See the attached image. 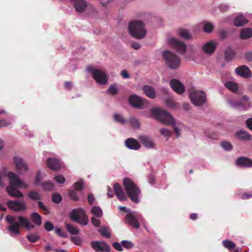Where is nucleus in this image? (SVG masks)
<instances>
[{
	"label": "nucleus",
	"mask_w": 252,
	"mask_h": 252,
	"mask_svg": "<svg viewBox=\"0 0 252 252\" xmlns=\"http://www.w3.org/2000/svg\"><path fill=\"white\" fill-rule=\"evenodd\" d=\"M45 229L47 231H50L53 230L54 225L52 222L49 221H46L44 224Z\"/></svg>",
	"instance_id": "nucleus-48"
},
{
	"label": "nucleus",
	"mask_w": 252,
	"mask_h": 252,
	"mask_svg": "<svg viewBox=\"0 0 252 252\" xmlns=\"http://www.w3.org/2000/svg\"><path fill=\"white\" fill-rule=\"evenodd\" d=\"M42 187L44 189L46 190H51L53 189L54 185L50 182H45L42 184Z\"/></svg>",
	"instance_id": "nucleus-45"
},
{
	"label": "nucleus",
	"mask_w": 252,
	"mask_h": 252,
	"mask_svg": "<svg viewBox=\"0 0 252 252\" xmlns=\"http://www.w3.org/2000/svg\"><path fill=\"white\" fill-rule=\"evenodd\" d=\"M246 124L248 127L250 129L252 130V118L248 119L246 121Z\"/></svg>",
	"instance_id": "nucleus-62"
},
{
	"label": "nucleus",
	"mask_w": 252,
	"mask_h": 252,
	"mask_svg": "<svg viewBox=\"0 0 252 252\" xmlns=\"http://www.w3.org/2000/svg\"><path fill=\"white\" fill-rule=\"evenodd\" d=\"M32 221L35 225L40 226L42 224V219L41 216L38 213H32L30 215Z\"/></svg>",
	"instance_id": "nucleus-26"
},
{
	"label": "nucleus",
	"mask_w": 252,
	"mask_h": 252,
	"mask_svg": "<svg viewBox=\"0 0 252 252\" xmlns=\"http://www.w3.org/2000/svg\"><path fill=\"white\" fill-rule=\"evenodd\" d=\"M99 232L101 235L107 238H109L110 237V234L108 231V228L106 227H102L99 230Z\"/></svg>",
	"instance_id": "nucleus-41"
},
{
	"label": "nucleus",
	"mask_w": 252,
	"mask_h": 252,
	"mask_svg": "<svg viewBox=\"0 0 252 252\" xmlns=\"http://www.w3.org/2000/svg\"><path fill=\"white\" fill-rule=\"evenodd\" d=\"M214 29L213 25L209 22H206V33H211Z\"/></svg>",
	"instance_id": "nucleus-52"
},
{
	"label": "nucleus",
	"mask_w": 252,
	"mask_h": 252,
	"mask_svg": "<svg viewBox=\"0 0 252 252\" xmlns=\"http://www.w3.org/2000/svg\"><path fill=\"white\" fill-rule=\"evenodd\" d=\"M235 164L240 167H252V159L247 157H240L236 159Z\"/></svg>",
	"instance_id": "nucleus-17"
},
{
	"label": "nucleus",
	"mask_w": 252,
	"mask_h": 252,
	"mask_svg": "<svg viewBox=\"0 0 252 252\" xmlns=\"http://www.w3.org/2000/svg\"><path fill=\"white\" fill-rule=\"evenodd\" d=\"M143 91L146 95L150 98L153 99L156 96V90L151 86L147 85L143 86Z\"/></svg>",
	"instance_id": "nucleus-23"
},
{
	"label": "nucleus",
	"mask_w": 252,
	"mask_h": 252,
	"mask_svg": "<svg viewBox=\"0 0 252 252\" xmlns=\"http://www.w3.org/2000/svg\"><path fill=\"white\" fill-rule=\"evenodd\" d=\"M26 238L32 243H35L39 239V236L34 234H29L26 235Z\"/></svg>",
	"instance_id": "nucleus-39"
},
{
	"label": "nucleus",
	"mask_w": 252,
	"mask_h": 252,
	"mask_svg": "<svg viewBox=\"0 0 252 252\" xmlns=\"http://www.w3.org/2000/svg\"><path fill=\"white\" fill-rule=\"evenodd\" d=\"M109 94L112 95H116L118 93V89L115 85H111L108 90Z\"/></svg>",
	"instance_id": "nucleus-51"
},
{
	"label": "nucleus",
	"mask_w": 252,
	"mask_h": 252,
	"mask_svg": "<svg viewBox=\"0 0 252 252\" xmlns=\"http://www.w3.org/2000/svg\"><path fill=\"white\" fill-rule=\"evenodd\" d=\"M5 220L9 224L7 230L11 234L18 235L20 233V227H24L28 230L34 228L35 225L31 224L27 218L19 216L16 217L12 215H7Z\"/></svg>",
	"instance_id": "nucleus-1"
},
{
	"label": "nucleus",
	"mask_w": 252,
	"mask_h": 252,
	"mask_svg": "<svg viewBox=\"0 0 252 252\" xmlns=\"http://www.w3.org/2000/svg\"><path fill=\"white\" fill-rule=\"evenodd\" d=\"M129 33L136 39H142L146 34L144 23L140 21H132L128 26Z\"/></svg>",
	"instance_id": "nucleus-5"
},
{
	"label": "nucleus",
	"mask_w": 252,
	"mask_h": 252,
	"mask_svg": "<svg viewBox=\"0 0 252 252\" xmlns=\"http://www.w3.org/2000/svg\"><path fill=\"white\" fill-rule=\"evenodd\" d=\"M113 118L115 121L118 122L121 124H124L126 122L125 119L122 117V116L119 114H115L113 116Z\"/></svg>",
	"instance_id": "nucleus-44"
},
{
	"label": "nucleus",
	"mask_w": 252,
	"mask_h": 252,
	"mask_svg": "<svg viewBox=\"0 0 252 252\" xmlns=\"http://www.w3.org/2000/svg\"><path fill=\"white\" fill-rule=\"evenodd\" d=\"M52 201L53 202L58 204L62 200V197L60 194L56 193L52 195Z\"/></svg>",
	"instance_id": "nucleus-42"
},
{
	"label": "nucleus",
	"mask_w": 252,
	"mask_h": 252,
	"mask_svg": "<svg viewBox=\"0 0 252 252\" xmlns=\"http://www.w3.org/2000/svg\"><path fill=\"white\" fill-rule=\"evenodd\" d=\"M224 86L228 90L233 93L237 92L238 90V84L234 82L228 81L225 83Z\"/></svg>",
	"instance_id": "nucleus-29"
},
{
	"label": "nucleus",
	"mask_w": 252,
	"mask_h": 252,
	"mask_svg": "<svg viewBox=\"0 0 252 252\" xmlns=\"http://www.w3.org/2000/svg\"><path fill=\"white\" fill-rule=\"evenodd\" d=\"M113 247L118 251H123V249L122 246L118 242H115L113 243Z\"/></svg>",
	"instance_id": "nucleus-56"
},
{
	"label": "nucleus",
	"mask_w": 252,
	"mask_h": 252,
	"mask_svg": "<svg viewBox=\"0 0 252 252\" xmlns=\"http://www.w3.org/2000/svg\"><path fill=\"white\" fill-rule=\"evenodd\" d=\"M121 75L124 78H129L130 76L127 71L124 70L121 73Z\"/></svg>",
	"instance_id": "nucleus-63"
},
{
	"label": "nucleus",
	"mask_w": 252,
	"mask_h": 252,
	"mask_svg": "<svg viewBox=\"0 0 252 252\" xmlns=\"http://www.w3.org/2000/svg\"><path fill=\"white\" fill-rule=\"evenodd\" d=\"M125 189L132 201L138 203L140 201L139 197L141 191L136 185L129 178H126L123 180Z\"/></svg>",
	"instance_id": "nucleus-3"
},
{
	"label": "nucleus",
	"mask_w": 252,
	"mask_h": 252,
	"mask_svg": "<svg viewBox=\"0 0 252 252\" xmlns=\"http://www.w3.org/2000/svg\"><path fill=\"white\" fill-rule=\"evenodd\" d=\"M46 163L47 166L52 170L57 171L61 168L60 162L56 158H49L46 161Z\"/></svg>",
	"instance_id": "nucleus-20"
},
{
	"label": "nucleus",
	"mask_w": 252,
	"mask_h": 252,
	"mask_svg": "<svg viewBox=\"0 0 252 252\" xmlns=\"http://www.w3.org/2000/svg\"><path fill=\"white\" fill-rule=\"evenodd\" d=\"M10 124V123L6 122L5 120H0V128L3 126H7Z\"/></svg>",
	"instance_id": "nucleus-61"
},
{
	"label": "nucleus",
	"mask_w": 252,
	"mask_h": 252,
	"mask_svg": "<svg viewBox=\"0 0 252 252\" xmlns=\"http://www.w3.org/2000/svg\"><path fill=\"white\" fill-rule=\"evenodd\" d=\"M55 180L59 183L63 184L65 182V178L62 175L57 176L55 177Z\"/></svg>",
	"instance_id": "nucleus-54"
},
{
	"label": "nucleus",
	"mask_w": 252,
	"mask_h": 252,
	"mask_svg": "<svg viewBox=\"0 0 252 252\" xmlns=\"http://www.w3.org/2000/svg\"><path fill=\"white\" fill-rule=\"evenodd\" d=\"M8 176L10 180V184L6 187V191L9 195L15 198L23 197V193L17 189L20 188L27 189L28 185L20 180L18 176L14 172H10Z\"/></svg>",
	"instance_id": "nucleus-2"
},
{
	"label": "nucleus",
	"mask_w": 252,
	"mask_h": 252,
	"mask_svg": "<svg viewBox=\"0 0 252 252\" xmlns=\"http://www.w3.org/2000/svg\"><path fill=\"white\" fill-rule=\"evenodd\" d=\"M160 133L161 134L168 138L170 137L171 134V132L166 128H161L160 129Z\"/></svg>",
	"instance_id": "nucleus-50"
},
{
	"label": "nucleus",
	"mask_w": 252,
	"mask_h": 252,
	"mask_svg": "<svg viewBox=\"0 0 252 252\" xmlns=\"http://www.w3.org/2000/svg\"><path fill=\"white\" fill-rule=\"evenodd\" d=\"M222 244L225 248L230 250L234 249L236 247L234 243L228 240H225L223 241Z\"/></svg>",
	"instance_id": "nucleus-37"
},
{
	"label": "nucleus",
	"mask_w": 252,
	"mask_h": 252,
	"mask_svg": "<svg viewBox=\"0 0 252 252\" xmlns=\"http://www.w3.org/2000/svg\"><path fill=\"white\" fill-rule=\"evenodd\" d=\"M77 12H83L87 7V3L85 0H71Z\"/></svg>",
	"instance_id": "nucleus-19"
},
{
	"label": "nucleus",
	"mask_w": 252,
	"mask_h": 252,
	"mask_svg": "<svg viewBox=\"0 0 252 252\" xmlns=\"http://www.w3.org/2000/svg\"><path fill=\"white\" fill-rule=\"evenodd\" d=\"M129 104L134 108H139L144 103V99L136 95H131L129 97Z\"/></svg>",
	"instance_id": "nucleus-18"
},
{
	"label": "nucleus",
	"mask_w": 252,
	"mask_h": 252,
	"mask_svg": "<svg viewBox=\"0 0 252 252\" xmlns=\"http://www.w3.org/2000/svg\"><path fill=\"white\" fill-rule=\"evenodd\" d=\"M220 36L222 38H226V36H227V32L224 31V30H222V31H220Z\"/></svg>",
	"instance_id": "nucleus-64"
},
{
	"label": "nucleus",
	"mask_w": 252,
	"mask_h": 252,
	"mask_svg": "<svg viewBox=\"0 0 252 252\" xmlns=\"http://www.w3.org/2000/svg\"><path fill=\"white\" fill-rule=\"evenodd\" d=\"M71 240L76 245H79L81 243V239L78 237H71Z\"/></svg>",
	"instance_id": "nucleus-57"
},
{
	"label": "nucleus",
	"mask_w": 252,
	"mask_h": 252,
	"mask_svg": "<svg viewBox=\"0 0 252 252\" xmlns=\"http://www.w3.org/2000/svg\"><path fill=\"white\" fill-rule=\"evenodd\" d=\"M235 52L230 48H228L224 52V59L226 61H231L235 56Z\"/></svg>",
	"instance_id": "nucleus-31"
},
{
	"label": "nucleus",
	"mask_w": 252,
	"mask_h": 252,
	"mask_svg": "<svg viewBox=\"0 0 252 252\" xmlns=\"http://www.w3.org/2000/svg\"><path fill=\"white\" fill-rule=\"evenodd\" d=\"M84 182L83 180L81 179L79 181L76 182L74 184L73 189H75L76 191H80L83 189L84 188Z\"/></svg>",
	"instance_id": "nucleus-40"
},
{
	"label": "nucleus",
	"mask_w": 252,
	"mask_h": 252,
	"mask_svg": "<svg viewBox=\"0 0 252 252\" xmlns=\"http://www.w3.org/2000/svg\"><path fill=\"white\" fill-rule=\"evenodd\" d=\"M91 213L97 218H100L102 215V211L100 207L95 206L92 208Z\"/></svg>",
	"instance_id": "nucleus-33"
},
{
	"label": "nucleus",
	"mask_w": 252,
	"mask_h": 252,
	"mask_svg": "<svg viewBox=\"0 0 252 252\" xmlns=\"http://www.w3.org/2000/svg\"><path fill=\"white\" fill-rule=\"evenodd\" d=\"M217 48V45L213 41L206 43V54H212Z\"/></svg>",
	"instance_id": "nucleus-28"
},
{
	"label": "nucleus",
	"mask_w": 252,
	"mask_h": 252,
	"mask_svg": "<svg viewBox=\"0 0 252 252\" xmlns=\"http://www.w3.org/2000/svg\"><path fill=\"white\" fill-rule=\"evenodd\" d=\"M37 204L39 208L45 212V214L48 215L50 213V210L43 205L41 201H38Z\"/></svg>",
	"instance_id": "nucleus-49"
},
{
	"label": "nucleus",
	"mask_w": 252,
	"mask_h": 252,
	"mask_svg": "<svg viewBox=\"0 0 252 252\" xmlns=\"http://www.w3.org/2000/svg\"><path fill=\"white\" fill-rule=\"evenodd\" d=\"M166 104L170 107H175L176 106V102L170 98L167 99L165 101Z\"/></svg>",
	"instance_id": "nucleus-53"
},
{
	"label": "nucleus",
	"mask_w": 252,
	"mask_h": 252,
	"mask_svg": "<svg viewBox=\"0 0 252 252\" xmlns=\"http://www.w3.org/2000/svg\"><path fill=\"white\" fill-rule=\"evenodd\" d=\"M28 195L32 200H41L42 198L41 195L35 191H31L29 192Z\"/></svg>",
	"instance_id": "nucleus-34"
},
{
	"label": "nucleus",
	"mask_w": 252,
	"mask_h": 252,
	"mask_svg": "<svg viewBox=\"0 0 252 252\" xmlns=\"http://www.w3.org/2000/svg\"><path fill=\"white\" fill-rule=\"evenodd\" d=\"M125 144L127 148L129 149L137 150L140 148V144L136 139L129 138L127 139L125 141Z\"/></svg>",
	"instance_id": "nucleus-22"
},
{
	"label": "nucleus",
	"mask_w": 252,
	"mask_h": 252,
	"mask_svg": "<svg viewBox=\"0 0 252 252\" xmlns=\"http://www.w3.org/2000/svg\"><path fill=\"white\" fill-rule=\"evenodd\" d=\"M245 57L248 61H252V52H249L245 54Z\"/></svg>",
	"instance_id": "nucleus-60"
},
{
	"label": "nucleus",
	"mask_w": 252,
	"mask_h": 252,
	"mask_svg": "<svg viewBox=\"0 0 252 252\" xmlns=\"http://www.w3.org/2000/svg\"><path fill=\"white\" fill-rule=\"evenodd\" d=\"M68 195L70 199L74 201H77L79 200V197L77 195V191L75 189H69Z\"/></svg>",
	"instance_id": "nucleus-38"
},
{
	"label": "nucleus",
	"mask_w": 252,
	"mask_h": 252,
	"mask_svg": "<svg viewBox=\"0 0 252 252\" xmlns=\"http://www.w3.org/2000/svg\"><path fill=\"white\" fill-rule=\"evenodd\" d=\"M122 245L125 248L130 249L134 247V244L131 241L124 240L121 242Z\"/></svg>",
	"instance_id": "nucleus-46"
},
{
	"label": "nucleus",
	"mask_w": 252,
	"mask_h": 252,
	"mask_svg": "<svg viewBox=\"0 0 252 252\" xmlns=\"http://www.w3.org/2000/svg\"><path fill=\"white\" fill-rule=\"evenodd\" d=\"M248 22V21L242 15H237L234 19V25L236 27H241Z\"/></svg>",
	"instance_id": "nucleus-25"
},
{
	"label": "nucleus",
	"mask_w": 252,
	"mask_h": 252,
	"mask_svg": "<svg viewBox=\"0 0 252 252\" xmlns=\"http://www.w3.org/2000/svg\"><path fill=\"white\" fill-rule=\"evenodd\" d=\"M70 218L73 221L83 225H87L88 222L86 212L81 208L73 209L70 214Z\"/></svg>",
	"instance_id": "nucleus-7"
},
{
	"label": "nucleus",
	"mask_w": 252,
	"mask_h": 252,
	"mask_svg": "<svg viewBox=\"0 0 252 252\" xmlns=\"http://www.w3.org/2000/svg\"><path fill=\"white\" fill-rule=\"evenodd\" d=\"M139 140L142 144L146 147L152 148L154 147L155 144L151 138L147 136L142 135L139 137Z\"/></svg>",
	"instance_id": "nucleus-24"
},
{
	"label": "nucleus",
	"mask_w": 252,
	"mask_h": 252,
	"mask_svg": "<svg viewBox=\"0 0 252 252\" xmlns=\"http://www.w3.org/2000/svg\"><path fill=\"white\" fill-rule=\"evenodd\" d=\"M240 38L243 39H248L252 36V29L251 28H245L241 31Z\"/></svg>",
	"instance_id": "nucleus-27"
},
{
	"label": "nucleus",
	"mask_w": 252,
	"mask_h": 252,
	"mask_svg": "<svg viewBox=\"0 0 252 252\" xmlns=\"http://www.w3.org/2000/svg\"><path fill=\"white\" fill-rule=\"evenodd\" d=\"M235 71L239 76L244 78H249L252 77V74L251 70L249 67L245 65L237 67Z\"/></svg>",
	"instance_id": "nucleus-16"
},
{
	"label": "nucleus",
	"mask_w": 252,
	"mask_h": 252,
	"mask_svg": "<svg viewBox=\"0 0 252 252\" xmlns=\"http://www.w3.org/2000/svg\"><path fill=\"white\" fill-rule=\"evenodd\" d=\"M162 57L165 64L171 69H176L180 66L181 59L173 52L165 50L162 53Z\"/></svg>",
	"instance_id": "nucleus-6"
},
{
	"label": "nucleus",
	"mask_w": 252,
	"mask_h": 252,
	"mask_svg": "<svg viewBox=\"0 0 252 252\" xmlns=\"http://www.w3.org/2000/svg\"><path fill=\"white\" fill-rule=\"evenodd\" d=\"M92 74L94 79L100 84H105L107 82V77L106 74L99 69H94Z\"/></svg>",
	"instance_id": "nucleus-14"
},
{
	"label": "nucleus",
	"mask_w": 252,
	"mask_h": 252,
	"mask_svg": "<svg viewBox=\"0 0 252 252\" xmlns=\"http://www.w3.org/2000/svg\"><path fill=\"white\" fill-rule=\"evenodd\" d=\"M91 221L93 225H94L95 226L98 227L100 225V221L97 219L93 217L91 219Z\"/></svg>",
	"instance_id": "nucleus-55"
},
{
	"label": "nucleus",
	"mask_w": 252,
	"mask_h": 252,
	"mask_svg": "<svg viewBox=\"0 0 252 252\" xmlns=\"http://www.w3.org/2000/svg\"><path fill=\"white\" fill-rule=\"evenodd\" d=\"M138 216L133 213H128L125 218V222L134 228L138 229L140 227V224L138 221Z\"/></svg>",
	"instance_id": "nucleus-13"
},
{
	"label": "nucleus",
	"mask_w": 252,
	"mask_h": 252,
	"mask_svg": "<svg viewBox=\"0 0 252 252\" xmlns=\"http://www.w3.org/2000/svg\"><path fill=\"white\" fill-rule=\"evenodd\" d=\"M13 161L16 166L17 172L19 174H22L28 170L27 165L24 159L15 156L13 158Z\"/></svg>",
	"instance_id": "nucleus-10"
},
{
	"label": "nucleus",
	"mask_w": 252,
	"mask_h": 252,
	"mask_svg": "<svg viewBox=\"0 0 252 252\" xmlns=\"http://www.w3.org/2000/svg\"><path fill=\"white\" fill-rule=\"evenodd\" d=\"M66 228L70 234L73 235H77L79 232L77 227L69 223L66 224Z\"/></svg>",
	"instance_id": "nucleus-35"
},
{
	"label": "nucleus",
	"mask_w": 252,
	"mask_h": 252,
	"mask_svg": "<svg viewBox=\"0 0 252 252\" xmlns=\"http://www.w3.org/2000/svg\"><path fill=\"white\" fill-rule=\"evenodd\" d=\"M237 136L241 140H248L251 139V135L247 131L240 130L236 133Z\"/></svg>",
	"instance_id": "nucleus-32"
},
{
	"label": "nucleus",
	"mask_w": 252,
	"mask_h": 252,
	"mask_svg": "<svg viewBox=\"0 0 252 252\" xmlns=\"http://www.w3.org/2000/svg\"><path fill=\"white\" fill-rule=\"evenodd\" d=\"M55 232L61 237L66 238L67 237L66 233L63 231L61 228H56L55 230Z\"/></svg>",
	"instance_id": "nucleus-47"
},
{
	"label": "nucleus",
	"mask_w": 252,
	"mask_h": 252,
	"mask_svg": "<svg viewBox=\"0 0 252 252\" xmlns=\"http://www.w3.org/2000/svg\"><path fill=\"white\" fill-rule=\"evenodd\" d=\"M7 205L9 209L16 212L24 211L26 209V205L23 201L9 200Z\"/></svg>",
	"instance_id": "nucleus-12"
},
{
	"label": "nucleus",
	"mask_w": 252,
	"mask_h": 252,
	"mask_svg": "<svg viewBox=\"0 0 252 252\" xmlns=\"http://www.w3.org/2000/svg\"><path fill=\"white\" fill-rule=\"evenodd\" d=\"M169 85L172 89L178 94H181L185 91L184 86L177 79H172L170 82Z\"/></svg>",
	"instance_id": "nucleus-15"
},
{
	"label": "nucleus",
	"mask_w": 252,
	"mask_h": 252,
	"mask_svg": "<svg viewBox=\"0 0 252 252\" xmlns=\"http://www.w3.org/2000/svg\"><path fill=\"white\" fill-rule=\"evenodd\" d=\"M152 117L164 125L171 126L175 125V120L172 116L164 110L155 108L151 110Z\"/></svg>",
	"instance_id": "nucleus-4"
},
{
	"label": "nucleus",
	"mask_w": 252,
	"mask_h": 252,
	"mask_svg": "<svg viewBox=\"0 0 252 252\" xmlns=\"http://www.w3.org/2000/svg\"><path fill=\"white\" fill-rule=\"evenodd\" d=\"M128 122L130 126L135 128H139L140 126V124L138 120L134 117L129 119Z\"/></svg>",
	"instance_id": "nucleus-36"
},
{
	"label": "nucleus",
	"mask_w": 252,
	"mask_h": 252,
	"mask_svg": "<svg viewBox=\"0 0 252 252\" xmlns=\"http://www.w3.org/2000/svg\"><path fill=\"white\" fill-rule=\"evenodd\" d=\"M88 203L90 205L93 204L94 201V197L93 194H89L88 195Z\"/></svg>",
	"instance_id": "nucleus-58"
},
{
	"label": "nucleus",
	"mask_w": 252,
	"mask_h": 252,
	"mask_svg": "<svg viewBox=\"0 0 252 252\" xmlns=\"http://www.w3.org/2000/svg\"><path fill=\"white\" fill-rule=\"evenodd\" d=\"M189 97L191 101L196 106H200L205 101L204 93L202 91H190Z\"/></svg>",
	"instance_id": "nucleus-8"
},
{
	"label": "nucleus",
	"mask_w": 252,
	"mask_h": 252,
	"mask_svg": "<svg viewBox=\"0 0 252 252\" xmlns=\"http://www.w3.org/2000/svg\"><path fill=\"white\" fill-rule=\"evenodd\" d=\"M91 245L96 252H109L110 251V246L104 241H92Z\"/></svg>",
	"instance_id": "nucleus-9"
},
{
	"label": "nucleus",
	"mask_w": 252,
	"mask_h": 252,
	"mask_svg": "<svg viewBox=\"0 0 252 252\" xmlns=\"http://www.w3.org/2000/svg\"><path fill=\"white\" fill-rule=\"evenodd\" d=\"M219 8L220 11L224 12H226L228 10V6L226 4H222L220 5Z\"/></svg>",
	"instance_id": "nucleus-59"
},
{
	"label": "nucleus",
	"mask_w": 252,
	"mask_h": 252,
	"mask_svg": "<svg viewBox=\"0 0 252 252\" xmlns=\"http://www.w3.org/2000/svg\"><path fill=\"white\" fill-rule=\"evenodd\" d=\"M179 35L185 39L188 40L192 37L191 34L185 29H180L178 31Z\"/></svg>",
	"instance_id": "nucleus-30"
},
{
	"label": "nucleus",
	"mask_w": 252,
	"mask_h": 252,
	"mask_svg": "<svg viewBox=\"0 0 252 252\" xmlns=\"http://www.w3.org/2000/svg\"><path fill=\"white\" fill-rule=\"evenodd\" d=\"M221 146L226 151H230L232 149L231 144L228 141H222L220 143Z\"/></svg>",
	"instance_id": "nucleus-43"
},
{
	"label": "nucleus",
	"mask_w": 252,
	"mask_h": 252,
	"mask_svg": "<svg viewBox=\"0 0 252 252\" xmlns=\"http://www.w3.org/2000/svg\"><path fill=\"white\" fill-rule=\"evenodd\" d=\"M114 189L117 197L120 200L124 201L127 199V196L124 192L122 187L116 183L114 185Z\"/></svg>",
	"instance_id": "nucleus-21"
},
{
	"label": "nucleus",
	"mask_w": 252,
	"mask_h": 252,
	"mask_svg": "<svg viewBox=\"0 0 252 252\" xmlns=\"http://www.w3.org/2000/svg\"><path fill=\"white\" fill-rule=\"evenodd\" d=\"M169 44L175 49L179 53L185 52L187 49L186 44L175 38H170L168 40Z\"/></svg>",
	"instance_id": "nucleus-11"
}]
</instances>
